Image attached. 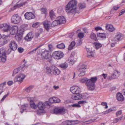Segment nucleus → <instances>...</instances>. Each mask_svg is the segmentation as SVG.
I'll list each match as a JSON object with an SVG mask.
<instances>
[{
	"label": "nucleus",
	"mask_w": 125,
	"mask_h": 125,
	"mask_svg": "<svg viewBox=\"0 0 125 125\" xmlns=\"http://www.w3.org/2000/svg\"><path fill=\"white\" fill-rule=\"evenodd\" d=\"M97 79L96 77H91L90 79H88L87 78H84L80 80V81L82 83H86V85L87 87L88 90L93 91L95 88V83Z\"/></svg>",
	"instance_id": "obj_1"
},
{
	"label": "nucleus",
	"mask_w": 125,
	"mask_h": 125,
	"mask_svg": "<svg viewBox=\"0 0 125 125\" xmlns=\"http://www.w3.org/2000/svg\"><path fill=\"white\" fill-rule=\"evenodd\" d=\"M77 2L76 0L70 1L65 7V10L67 13L74 14L79 12L76 8Z\"/></svg>",
	"instance_id": "obj_2"
},
{
	"label": "nucleus",
	"mask_w": 125,
	"mask_h": 125,
	"mask_svg": "<svg viewBox=\"0 0 125 125\" xmlns=\"http://www.w3.org/2000/svg\"><path fill=\"white\" fill-rule=\"evenodd\" d=\"M47 73L49 76L57 75L59 74L60 71L55 66L52 65L50 67H47L46 68Z\"/></svg>",
	"instance_id": "obj_3"
},
{
	"label": "nucleus",
	"mask_w": 125,
	"mask_h": 125,
	"mask_svg": "<svg viewBox=\"0 0 125 125\" xmlns=\"http://www.w3.org/2000/svg\"><path fill=\"white\" fill-rule=\"evenodd\" d=\"M41 56L42 58L49 62L52 59L51 55L49 54V51L46 50L42 52Z\"/></svg>",
	"instance_id": "obj_4"
},
{
	"label": "nucleus",
	"mask_w": 125,
	"mask_h": 125,
	"mask_svg": "<svg viewBox=\"0 0 125 125\" xmlns=\"http://www.w3.org/2000/svg\"><path fill=\"white\" fill-rule=\"evenodd\" d=\"M5 50L3 48L0 49V58L1 62H5L6 60L7 56Z\"/></svg>",
	"instance_id": "obj_5"
},
{
	"label": "nucleus",
	"mask_w": 125,
	"mask_h": 125,
	"mask_svg": "<svg viewBox=\"0 0 125 125\" xmlns=\"http://www.w3.org/2000/svg\"><path fill=\"white\" fill-rule=\"evenodd\" d=\"M52 56L54 59H59L63 57V54L61 51H56L53 53Z\"/></svg>",
	"instance_id": "obj_6"
},
{
	"label": "nucleus",
	"mask_w": 125,
	"mask_h": 125,
	"mask_svg": "<svg viewBox=\"0 0 125 125\" xmlns=\"http://www.w3.org/2000/svg\"><path fill=\"white\" fill-rule=\"evenodd\" d=\"M11 20L12 23L17 24L20 22L21 20V18L18 14H15L12 16Z\"/></svg>",
	"instance_id": "obj_7"
},
{
	"label": "nucleus",
	"mask_w": 125,
	"mask_h": 125,
	"mask_svg": "<svg viewBox=\"0 0 125 125\" xmlns=\"http://www.w3.org/2000/svg\"><path fill=\"white\" fill-rule=\"evenodd\" d=\"M65 110L64 108H57L53 110V113L55 114H65Z\"/></svg>",
	"instance_id": "obj_8"
},
{
	"label": "nucleus",
	"mask_w": 125,
	"mask_h": 125,
	"mask_svg": "<svg viewBox=\"0 0 125 125\" xmlns=\"http://www.w3.org/2000/svg\"><path fill=\"white\" fill-rule=\"evenodd\" d=\"M122 37V35L120 33H117L114 39L112 40L113 42H112L111 45L113 47L115 46L116 43V42L119 40H120Z\"/></svg>",
	"instance_id": "obj_9"
},
{
	"label": "nucleus",
	"mask_w": 125,
	"mask_h": 125,
	"mask_svg": "<svg viewBox=\"0 0 125 125\" xmlns=\"http://www.w3.org/2000/svg\"><path fill=\"white\" fill-rule=\"evenodd\" d=\"M37 106L39 109L38 113L40 111L41 113H42L45 108V105L43 102H40L37 104Z\"/></svg>",
	"instance_id": "obj_10"
},
{
	"label": "nucleus",
	"mask_w": 125,
	"mask_h": 125,
	"mask_svg": "<svg viewBox=\"0 0 125 125\" xmlns=\"http://www.w3.org/2000/svg\"><path fill=\"white\" fill-rule=\"evenodd\" d=\"M9 46L12 50L15 51L17 48L18 45L15 41L12 40L10 42Z\"/></svg>",
	"instance_id": "obj_11"
},
{
	"label": "nucleus",
	"mask_w": 125,
	"mask_h": 125,
	"mask_svg": "<svg viewBox=\"0 0 125 125\" xmlns=\"http://www.w3.org/2000/svg\"><path fill=\"white\" fill-rule=\"evenodd\" d=\"M42 23L45 29L47 31H49L51 28V22L50 21L46 20L44 21Z\"/></svg>",
	"instance_id": "obj_12"
},
{
	"label": "nucleus",
	"mask_w": 125,
	"mask_h": 125,
	"mask_svg": "<svg viewBox=\"0 0 125 125\" xmlns=\"http://www.w3.org/2000/svg\"><path fill=\"white\" fill-rule=\"evenodd\" d=\"M120 73L117 70H115L111 76L108 77V79L111 80L117 78L120 75Z\"/></svg>",
	"instance_id": "obj_13"
},
{
	"label": "nucleus",
	"mask_w": 125,
	"mask_h": 125,
	"mask_svg": "<svg viewBox=\"0 0 125 125\" xmlns=\"http://www.w3.org/2000/svg\"><path fill=\"white\" fill-rule=\"evenodd\" d=\"M70 90L71 92L73 94L80 92V88L77 86H74L71 87Z\"/></svg>",
	"instance_id": "obj_14"
},
{
	"label": "nucleus",
	"mask_w": 125,
	"mask_h": 125,
	"mask_svg": "<svg viewBox=\"0 0 125 125\" xmlns=\"http://www.w3.org/2000/svg\"><path fill=\"white\" fill-rule=\"evenodd\" d=\"M86 69L85 66L84 65H82L81 67L79 68L78 71L80 72L78 75L79 76H82L85 74V69Z\"/></svg>",
	"instance_id": "obj_15"
},
{
	"label": "nucleus",
	"mask_w": 125,
	"mask_h": 125,
	"mask_svg": "<svg viewBox=\"0 0 125 125\" xmlns=\"http://www.w3.org/2000/svg\"><path fill=\"white\" fill-rule=\"evenodd\" d=\"M25 18L28 20L34 18L35 16L34 14L31 12H27L24 15Z\"/></svg>",
	"instance_id": "obj_16"
},
{
	"label": "nucleus",
	"mask_w": 125,
	"mask_h": 125,
	"mask_svg": "<svg viewBox=\"0 0 125 125\" xmlns=\"http://www.w3.org/2000/svg\"><path fill=\"white\" fill-rule=\"evenodd\" d=\"M82 96L79 93L74 94L71 96V98L74 100H78L80 99L82 97Z\"/></svg>",
	"instance_id": "obj_17"
},
{
	"label": "nucleus",
	"mask_w": 125,
	"mask_h": 125,
	"mask_svg": "<svg viewBox=\"0 0 125 125\" xmlns=\"http://www.w3.org/2000/svg\"><path fill=\"white\" fill-rule=\"evenodd\" d=\"M18 30V26H13L10 30V33L11 35H14L17 33Z\"/></svg>",
	"instance_id": "obj_18"
},
{
	"label": "nucleus",
	"mask_w": 125,
	"mask_h": 125,
	"mask_svg": "<svg viewBox=\"0 0 125 125\" xmlns=\"http://www.w3.org/2000/svg\"><path fill=\"white\" fill-rule=\"evenodd\" d=\"M79 123V121L78 120L68 121L64 122L62 124H64L67 125H74Z\"/></svg>",
	"instance_id": "obj_19"
},
{
	"label": "nucleus",
	"mask_w": 125,
	"mask_h": 125,
	"mask_svg": "<svg viewBox=\"0 0 125 125\" xmlns=\"http://www.w3.org/2000/svg\"><path fill=\"white\" fill-rule=\"evenodd\" d=\"M56 19L57 21L59 22L60 24L64 23L66 22L65 19L63 16H58Z\"/></svg>",
	"instance_id": "obj_20"
},
{
	"label": "nucleus",
	"mask_w": 125,
	"mask_h": 125,
	"mask_svg": "<svg viewBox=\"0 0 125 125\" xmlns=\"http://www.w3.org/2000/svg\"><path fill=\"white\" fill-rule=\"evenodd\" d=\"M1 28L5 31H8L10 28V26L7 24H3L0 25Z\"/></svg>",
	"instance_id": "obj_21"
},
{
	"label": "nucleus",
	"mask_w": 125,
	"mask_h": 125,
	"mask_svg": "<svg viewBox=\"0 0 125 125\" xmlns=\"http://www.w3.org/2000/svg\"><path fill=\"white\" fill-rule=\"evenodd\" d=\"M26 76L22 73L19 74L16 77V80L19 82H21Z\"/></svg>",
	"instance_id": "obj_22"
},
{
	"label": "nucleus",
	"mask_w": 125,
	"mask_h": 125,
	"mask_svg": "<svg viewBox=\"0 0 125 125\" xmlns=\"http://www.w3.org/2000/svg\"><path fill=\"white\" fill-rule=\"evenodd\" d=\"M33 37V34L31 32H29L25 37V40L27 41H31Z\"/></svg>",
	"instance_id": "obj_23"
},
{
	"label": "nucleus",
	"mask_w": 125,
	"mask_h": 125,
	"mask_svg": "<svg viewBox=\"0 0 125 125\" xmlns=\"http://www.w3.org/2000/svg\"><path fill=\"white\" fill-rule=\"evenodd\" d=\"M86 50L87 52L88 57L90 58L94 57V52L93 51H91L88 48H86Z\"/></svg>",
	"instance_id": "obj_24"
},
{
	"label": "nucleus",
	"mask_w": 125,
	"mask_h": 125,
	"mask_svg": "<svg viewBox=\"0 0 125 125\" xmlns=\"http://www.w3.org/2000/svg\"><path fill=\"white\" fill-rule=\"evenodd\" d=\"M106 30H108L111 32H113L114 31L115 28L113 26L111 25L107 24L106 26Z\"/></svg>",
	"instance_id": "obj_25"
},
{
	"label": "nucleus",
	"mask_w": 125,
	"mask_h": 125,
	"mask_svg": "<svg viewBox=\"0 0 125 125\" xmlns=\"http://www.w3.org/2000/svg\"><path fill=\"white\" fill-rule=\"evenodd\" d=\"M28 104H25L21 106V109L20 112L21 113L23 112L24 111H25L26 112L27 111L26 110L28 108Z\"/></svg>",
	"instance_id": "obj_26"
},
{
	"label": "nucleus",
	"mask_w": 125,
	"mask_h": 125,
	"mask_svg": "<svg viewBox=\"0 0 125 125\" xmlns=\"http://www.w3.org/2000/svg\"><path fill=\"white\" fill-rule=\"evenodd\" d=\"M52 101L51 103H57L59 102L60 100V99H58V98L55 97H53L52 98H50L49 101Z\"/></svg>",
	"instance_id": "obj_27"
},
{
	"label": "nucleus",
	"mask_w": 125,
	"mask_h": 125,
	"mask_svg": "<svg viewBox=\"0 0 125 125\" xmlns=\"http://www.w3.org/2000/svg\"><path fill=\"white\" fill-rule=\"evenodd\" d=\"M116 97L117 99L119 101H122L124 100V97L121 93H117L116 95Z\"/></svg>",
	"instance_id": "obj_28"
},
{
	"label": "nucleus",
	"mask_w": 125,
	"mask_h": 125,
	"mask_svg": "<svg viewBox=\"0 0 125 125\" xmlns=\"http://www.w3.org/2000/svg\"><path fill=\"white\" fill-rule=\"evenodd\" d=\"M26 3V2H24L20 4H16L12 8V9L14 10L15 9L19 8L21 6H23Z\"/></svg>",
	"instance_id": "obj_29"
},
{
	"label": "nucleus",
	"mask_w": 125,
	"mask_h": 125,
	"mask_svg": "<svg viewBox=\"0 0 125 125\" xmlns=\"http://www.w3.org/2000/svg\"><path fill=\"white\" fill-rule=\"evenodd\" d=\"M60 67L63 69H66L68 67V64L66 62L62 63L59 65Z\"/></svg>",
	"instance_id": "obj_30"
},
{
	"label": "nucleus",
	"mask_w": 125,
	"mask_h": 125,
	"mask_svg": "<svg viewBox=\"0 0 125 125\" xmlns=\"http://www.w3.org/2000/svg\"><path fill=\"white\" fill-rule=\"evenodd\" d=\"M68 60L70 61V64H73L75 62V59L73 55L71 54Z\"/></svg>",
	"instance_id": "obj_31"
},
{
	"label": "nucleus",
	"mask_w": 125,
	"mask_h": 125,
	"mask_svg": "<svg viewBox=\"0 0 125 125\" xmlns=\"http://www.w3.org/2000/svg\"><path fill=\"white\" fill-rule=\"evenodd\" d=\"M75 44V43L74 41L72 42L68 46V50H71L72 49L73 47L74 46Z\"/></svg>",
	"instance_id": "obj_32"
},
{
	"label": "nucleus",
	"mask_w": 125,
	"mask_h": 125,
	"mask_svg": "<svg viewBox=\"0 0 125 125\" xmlns=\"http://www.w3.org/2000/svg\"><path fill=\"white\" fill-rule=\"evenodd\" d=\"M30 106L31 107L34 109H35L36 108L37 105H36L33 102L32 100H30Z\"/></svg>",
	"instance_id": "obj_33"
},
{
	"label": "nucleus",
	"mask_w": 125,
	"mask_h": 125,
	"mask_svg": "<svg viewBox=\"0 0 125 125\" xmlns=\"http://www.w3.org/2000/svg\"><path fill=\"white\" fill-rule=\"evenodd\" d=\"M6 82H4L0 84V95L3 91V88L5 85Z\"/></svg>",
	"instance_id": "obj_34"
},
{
	"label": "nucleus",
	"mask_w": 125,
	"mask_h": 125,
	"mask_svg": "<svg viewBox=\"0 0 125 125\" xmlns=\"http://www.w3.org/2000/svg\"><path fill=\"white\" fill-rule=\"evenodd\" d=\"M59 22L58 21H57V19H56V20H55L54 21L52 22L51 24L52 26L54 27L60 24Z\"/></svg>",
	"instance_id": "obj_35"
},
{
	"label": "nucleus",
	"mask_w": 125,
	"mask_h": 125,
	"mask_svg": "<svg viewBox=\"0 0 125 125\" xmlns=\"http://www.w3.org/2000/svg\"><path fill=\"white\" fill-rule=\"evenodd\" d=\"M15 38L18 42H20L21 41L22 38V36L21 35H17L15 36Z\"/></svg>",
	"instance_id": "obj_36"
},
{
	"label": "nucleus",
	"mask_w": 125,
	"mask_h": 125,
	"mask_svg": "<svg viewBox=\"0 0 125 125\" xmlns=\"http://www.w3.org/2000/svg\"><path fill=\"white\" fill-rule=\"evenodd\" d=\"M97 36L98 37H99L100 38H105L106 37V35L105 34L103 33H98L97 34Z\"/></svg>",
	"instance_id": "obj_37"
},
{
	"label": "nucleus",
	"mask_w": 125,
	"mask_h": 125,
	"mask_svg": "<svg viewBox=\"0 0 125 125\" xmlns=\"http://www.w3.org/2000/svg\"><path fill=\"white\" fill-rule=\"evenodd\" d=\"M50 16L52 20L55 17V16L54 14L53 11L51 10L49 13Z\"/></svg>",
	"instance_id": "obj_38"
},
{
	"label": "nucleus",
	"mask_w": 125,
	"mask_h": 125,
	"mask_svg": "<svg viewBox=\"0 0 125 125\" xmlns=\"http://www.w3.org/2000/svg\"><path fill=\"white\" fill-rule=\"evenodd\" d=\"M94 44L95 46V47L97 49L99 48L102 46V44H101L98 43L94 42Z\"/></svg>",
	"instance_id": "obj_39"
},
{
	"label": "nucleus",
	"mask_w": 125,
	"mask_h": 125,
	"mask_svg": "<svg viewBox=\"0 0 125 125\" xmlns=\"http://www.w3.org/2000/svg\"><path fill=\"white\" fill-rule=\"evenodd\" d=\"M90 38L96 41L97 39L96 38L95 34L94 33H92L90 35Z\"/></svg>",
	"instance_id": "obj_40"
},
{
	"label": "nucleus",
	"mask_w": 125,
	"mask_h": 125,
	"mask_svg": "<svg viewBox=\"0 0 125 125\" xmlns=\"http://www.w3.org/2000/svg\"><path fill=\"white\" fill-rule=\"evenodd\" d=\"M42 45H39V46H38L36 49L33 50L32 51L30 52L29 53L30 54H32L33 53L35 52L40 47L42 46Z\"/></svg>",
	"instance_id": "obj_41"
},
{
	"label": "nucleus",
	"mask_w": 125,
	"mask_h": 125,
	"mask_svg": "<svg viewBox=\"0 0 125 125\" xmlns=\"http://www.w3.org/2000/svg\"><path fill=\"white\" fill-rule=\"evenodd\" d=\"M57 47L59 49H64L65 47V45L63 43H61L58 45H57Z\"/></svg>",
	"instance_id": "obj_42"
},
{
	"label": "nucleus",
	"mask_w": 125,
	"mask_h": 125,
	"mask_svg": "<svg viewBox=\"0 0 125 125\" xmlns=\"http://www.w3.org/2000/svg\"><path fill=\"white\" fill-rule=\"evenodd\" d=\"M122 119L121 117H119L117 118L114 119L113 120V122L114 123H116L117 122L119 121H120Z\"/></svg>",
	"instance_id": "obj_43"
},
{
	"label": "nucleus",
	"mask_w": 125,
	"mask_h": 125,
	"mask_svg": "<svg viewBox=\"0 0 125 125\" xmlns=\"http://www.w3.org/2000/svg\"><path fill=\"white\" fill-rule=\"evenodd\" d=\"M24 31V29H23L22 28L20 29L19 31L18 30L17 33L19 34V35H21Z\"/></svg>",
	"instance_id": "obj_44"
},
{
	"label": "nucleus",
	"mask_w": 125,
	"mask_h": 125,
	"mask_svg": "<svg viewBox=\"0 0 125 125\" xmlns=\"http://www.w3.org/2000/svg\"><path fill=\"white\" fill-rule=\"evenodd\" d=\"M40 25V23L37 22L34 23L32 25L33 27L34 28H37Z\"/></svg>",
	"instance_id": "obj_45"
},
{
	"label": "nucleus",
	"mask_w": 125,
	"mask_h": 125,
	"mask_svg": "<svg viewBox=\"0 0 125 125\" xmlns=\"http://www.w3.org/2000/svg\"><path fill=\"white\" fill-rule=\"evenodd\" d=\"M33 88V86H31L28 87L25 90V91L28 92H29L30 91L32 90Z\"/></svg>",
	"instance_id": "obj_46"
},
{
	"label": "nucleus",
	"mask_w": 125,
	"mask_h": 125,
	"mask_svg": "<svg viewBox=\"0 0 125 125\" xmlns=\"http://www.w3.org/2000/svg\"><path fill=\"white\" fill-rule=\"evenodd\" d=\"M79 6L80 9H82L84 8L85 7V3H80Z\"/></svg>",
	"instance_id": "obj_47"
},
{
	"label": "nucleus",
	"mask_w": 125,
	"mask_h": 125,
	"mask_svg": "<svg viewBox=\"0 0 125 125\" xmlns=\"http://www.w3.org/2000/svg\"><path fill=\"white\" fill-rule=\"evenodd\" d=\"M96 120L95 119H90L88 121H86L85 122H89L88 123H86V124H90L91 123H92V122H94V121L95 120Z\"/></svg>",
	"instance_id": "obj_48"
},
{
	"label": "nucleus",
	"mask_w": 125,
	"mask_h": 125,
	"mask_svg": "<svg viewBox=\"0 0 125 125\" xmlns=\"http://www.w3.org/2000/svg\"><path fill=\"white\" fill-rule=\"evenodd\" d=\"M84 36V34L83 33L80 32L78 33V36L80 38H82Z\"/></svg>",
	"instance_id": "obj_49"
},
{
	"label": "nucleus",
	"mask_w": 125,
	"mask_h": 125,
	"mask_svg": "<svg viewBox=\"0 0 125 125\" xmlns=\"http://www.w3.org/2000/svg\"><path fill=\"white\" fill-rule=\"evenodd\" d=\"M2 38L4 40H8V38H9V36L8 35H3L2 36Z\"/></svg>",
	"instance_id": "obj_50"
},
{
	"label": "nucleus",
	"mask_w": 125,
	"mask_h": 125,
	"mask_svg": "<svg viewBox=\"0 0 125 125\" xmlns=\"http://www.w3.org/2000/svg\"><path fill=\"white\" fill-rule=\"evenodd\" d=\"M18 52L20 53H22L24 51V49L22 47L19 48L18 49Z\"/></svg>",
	"instance_id": "obj_51"
},
{
	"label": "nucleus",
	"mask_w": 125,
	"mask_h": 125,
	"mask_svg": "<svg viewBox=\"0 0 125 125\" xmlns=\"http://www.w3.org/2000/svg\"><path fill=\"white\" fill-rule=\"evenodd\" d=\"M72 106L74 107H80L81 106L78 104H73L72 105Z\"/></svg>",
	"instance_id": "obj_52"
},
{
	"label": "nucleus",
	"mask_w": 125,
	"mask_h": 125,
	"mask_svg": "<svg viewBox=\"0 0 125 125\" xmlns=\"http://www.w3.org/2000/svg\"><path fill=\"white\" fill-rule=\"evenodd\" d=\"M42 13L46 14V8H42L41 9Z\"/></svg>",
	"instance_id": "obj_53"
},
{
	"label": "nucleus",
	"mask_w": 125,
	"mask_h": 125,
	"mask_svg": "<svg viewBox=\"0 0 125 125\" xmlns=\"http://www.w3.org/2000/svg\"><path fill=\"white\" fill-rule=\"evenodd\" d=\"M101 104L103 106H105V108L106 109L108 108V106L107 105V104L106 102H103Z\"/></svg>",
	"instance_id": "obj_54"
},
{
	"label": "nucleus",
	"mask_w": 125,
	"mask_h": 125,
	"mask_svg": "<svg viewBox=\"0 0 125 125\" xmlns=\"http://www.w3.org/2000/svg\"><path fill=\"white\" fill-rule=\"evenodd\" d=\"M18 69H17L14 70L13 71V73L12 74V76H14L15 74H16L18 72Z\"/></svg>",
	"instance_id": "obj_55"
},
{
	"label": "nucleus",
	"mask_w": 125,
	"mask_h": 125,
	"mask_svg": "<svg viewBox=\"0 0 125 125\" xmlns=\"http://www.w3.org/2000/svg\"><path fill=\"white\" fill-rule=\"evenodd\" d=\"M113 111V110L111 109H109L107 111H106L104 112V114H108Z\"/></svg>",
	"instance_id": "obj_56"
},
{
	"label": "nucleus",
	"mask_w": 125,
	"mask_h": 125,
	"mask_svg": "<svg viewBox=\"0 0 125 125\" xmlns=\"http://www.w3.org/2000/svg\"><path fill=\"white\" fill-rule=\"evenodd\" d=\"M87 102L86 101H82L79 102H78V104H83L86 103Z\"/></svg>",
	"instance_id": "obj_57"
},
{
	"label": "nucleus",
	"mask_w": 125,
	"mask_h": 125,
	"mask_svg": "<svg viewBox=\"0 0 125 125\" xmlns=\"http://www.w3.org/2000/svg\"><path fill=\"white\" fill-rule=\"evenodd\" d=\"M122 111H119L116 113V115L117 116H118L119 115H121L122 114Z\"/></svg>",
	"instance_id": "obj_58"
},
{
	"label": "nucleus",
	"mask_w": 125,
	"mask_h": 125,
	"mask_svg": "<svg viewBox=\"0 0 125 125\" xmlns=\"http://www.w3.org/2000/svg\"><path fill=\"white\" fill-rule=\"evenodd\" d=\"M125 12V10L123 9L121 10V11L120 13L119 16L123 14Z\"/></svg>",
	"instance_id": "obj_59"
},
{
	"label": "nucleus",
	"mask_w": 125,
	"mask_h": 125,
	"mask_svg": "<svg viewBox=\"0 0 125 125\" xmlns=\"http://www.w3.org/2000/svg\"><path fill=\"white\" fill-rule=\"evenodd\" d=\"M77 43L78 45H80L82 43V41L81 39L78 40L77 41Z\"/></svg>",
	"instance_id": "obj_60"
},
{
	"label": "nucleus",
	"mask_w": 125,
	"mask_h": 125,
	"mask_svg": "<svg viewBox=\"0 0 125 125\" xmlns=\"http://www.w3.org/2000/svg\"><path fill=\"white\" fill-rule=\"evenodd\" d=\"M8 40H4L2 42L3 44H2V45H3L7 43L8 42Z\"/></svg>",
	"instance_id": "obj_61"
},
{
	"label": "nucleus",
	"mask_w": 125,
	"mask_h": 125,
	"mask_svg": "<svg viewBox=\"0 0 125 125\" xmlns=\"http://www.w3.org/2000/svg\"><path fill=\"white\" fill-rule=\"evenodd\" d=\"M95 30L96 31H98L99 30H102V29L100 27H97L95 28Z\"/></svg>",
	"instance_id": "obj_62"
},
{
	"label": "nucleus",
	"mask_w": 125,
	"mask_h": 125,
	"mask_svg": "<svg viewBox=\"0 0 125 125\" xmlns=\"http://www.w3.org/2000/svg\"><path fill=\"white\" fill-rule=\"evenodd\" d=\"M11 49L10 48L8 49L7 51V54H10L11 52Z\"/></svg>",
	"instance_id": "obj_63"
},
{
	"label": "nucleus",
	"mask_w": 125,
	"mask_h": 125,
	"mask_svg": "<svg viewBox=\"0 0 125 125\" xmlns=\"http://www.w3.org/2000/svg\"><path fill=\"white\" fill-rule=\"evenodd\" d=\"M12 83L13 82L12 81H10L8 82L7 84L9 85L10 86L12 84Z\"/></svg>",
	"instance_id": "obj_64"
}]
</instances>
